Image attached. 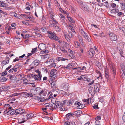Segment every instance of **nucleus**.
Segmentation results:
<instances>
[{
    "label": "nucleus",
    "mask_w": 125,
    "mask_h": 125,
    "mask_svg": "<svg viewBox=\"0 0 125 125\" xmlns=\"http://www.w3.org/2000/svg\"><path fill=\"white\" fill-rule=\"evenodd\" d=\"M77 2L82 7L83 9L86 11L89 10V9L87 6L85 4H83V2L81 0H77Z\"/></svg>",
    "instance_id": "f257e3e1"
},
{
    "label": "nucleus",
    "mask_w": 125,
    "mask_h": 125,
    "mask_svg": "<svg viewBox=\"0 0 125 125\" xmlns=\"http://www.w3.org/2000/svg\"><path fill=\"white\" fill-rule=\"evenodd\" d=\"M109 66L110 69L112 70L113 75L115 77L116 73V70L115 68L114 64L112 63H110Z\"/></svg>",
    "instance_id": "f03ea898"
},
{
    "label": "nucleus",
    "mask_w": 125,
    "mask_h": 125,
    "mask_svg": "<svg viewBox=\"0 0 125 125\" xmlns=\"http://www.w3.org/2000/svg\"><path fill=\"white\" fill-rule=\"evenodd\" d=\"M32 77L34 78L35 80L38 82H41L42 80V75L41 74L35 75H33Z\"/></svg>",
    "instance_id": "7ed1b4c3"
},
{
    "label": "nucleus",
    "mask_w": 125,
    "mask_h": 125,
    "mask_svg": "<svg viewBox=\"0 0 125 125\" xmlns=\"http://www.w3.org/2000/svg\"><path fill=\"white\" fill-rule=\"evenodd\" d=\"M15 115L20 114H24L25 112V110L21 108H19L17 109L16 110Z\"/></svg>",
    "instance_id": "20e7f679"
},
{
    "label": "nucleus",
    "mask_w": 125,
    "mask_h": 125,
    "mask_svg": "<svg viewBox=\"0 0 125 125\" xmlns=\"http://www.w3.org/2000/svg\"><path fill=\"white\" fill-rule=\"evenodd\" d=\"M46 62L47 63L48 62L50 63V64L48 66V67L50 68L55 67L56 65V64L54 62L52 59L50 60L49 61H47Z\"/></svg>",
    "instance_id": "39448f33"
},
{
    "label": "nucleus",
    "mask_w": 125,
    "mask_h": 125,
    "mask_svg": "<svg viewBox=\"0 0 125 125\" xmlns=\"http://www.w3.org/2000/svg\"><path fill=\"white\" fill-rule=\"evenodd\" d=\"M109 36L110 39L112 41H115L117 39L116 35L114 33H110Z\"/></svg>",
    "instance_id": "423d86ee"
},
{
    "label": "nucleus",
    "mask_w": 125,
    "mask_h": 125,
    "mask_svg": "<svg viewBox=\"0 0 125 125\" xmlns=\"http://www.w3.org/2000/svg\"><path fill=\"white\" fill-rule=\"evenodd\" d=\"M54 104L55 105L54 106V108H60L62 105V103L59 101H56Z\"/></svg>",
    "instance_id": "0eeeda50"
},
{
    "label": "nucleus",
    "mask_w": 125,
    "mask_h": 125,
    "mask_svg": "<svg viewBox=\"0 0 125 125\" xmlns=\"http://www.w3.org/2000/svg\"><path fill=\"white\" fill-rule=\"evenodd\" d=\"M100 87V85L98 84H96L94 85V90L93 91L94 94H95L97 92H99V87Z\"/></svg>",
    "instance_id": "6e6552de"
},
{
    "label": "nucleus",
    "mask_w": 125,
    "mask_h": 125,
    "mask_svg": "<svg viewBox=\"0 0 125 125\" xmlns=\"http://www.w3.org/2000/svg\"><path fill=\"white\" fill-rule=\"evenodd\" d=\"M41 90V89L39 87L35 88V89L34 90L33 92H32L33 94L36 95L40 93V92Z\"/></svg>",
    "instance_id": "1a4fd4ad"
},
{
    "label": "nucleus",
    "mask_w": 125,
    "mask_h": 125,
    "mask_svg": "<svg viewBox=\"0 0 125 125\" xmlns=\"http://www.w3.org/2000/svg\"><path fill=\"white\" fill-rule=\"evenodd\" d=\"M88 53L90 55V57H92L95 54V51L94 49L91 48L89 51Z\"/></svg>",
    "instance_id": "9d476101"
},
{
    "label": "nucleus",
    "mask_w": 125,
    "mask_h": 125,
    "mask_svg": "<svg viewBox=\"0 0 125 125\" xmlns=\"http://www.w3.org/2000/svg\"><path fill=\"white\" fill-rule=\"evenodd\" d=\"M38 48L41 50L44 51L46 47L45 44L43 43H41L39 45Z\"/></svg>",
    "instance_id": "9b49d317"
},
{
    "label": "nucleus",
    "mask_w": 125,
    "mask_h": 125,
    "mask_svg": "<svg viewBox=\"0 0 125 125\" xmlns=\"http://www.w3.org/2000/svg\"><path fill=\"white\" fill-rule=\"evenodd\" d=\"M16 110L14 109L10 110L7 113V114L8 115H11L16 114Z\"/></svg>",
    "instance_id": "f8f14e48"
},
{
    "label": "nucleus",
    "mask_w": 125,
    "mask_h": 125,
    "mask_svg": "<svg viewBox=\"0 0 125 125\" xmlns=\"http://www.w3.org/2000/svg\"><path fill=\"white\" fill-rule=\"evenodd\" d=\"M40 63V61L37 60H35L32 63V65H34L35 67L38 65Z\"/></svg>",
    "instance_id": "ddd939ff"
},
{
    "label": "nucleus",
    "mask_w": 125,
    "mask_h": 125,
    "mask_svg": "<svg viewBox=\"0 0 125 125\" xmlns=\"http://www.w3.org/2000/svg\"><path fill=\"white\" fill-rule=\"evenodd\" d=\"M56 70H52L50 72L49 76L51 77H53L55 76V72Z\"/></svg>",
    "instance_id": "4468645a"
},
{
    "label": "nucleus",
    "mask_w": 125,
    "mask_h": 125,
    "mask_svg": "<svg viewBox=\"0 0 125 125\" xmlns=\"http://www.w3.org/2000/svg\"><path fill=\"white\" fill-rule=\"evenodd\" d=\"M9 61V60H5L3 61L1 63V65L3 66L6 64H8Z\"/></svg>",
    "instance_id": "2eb2a0df"
},
{
    "label": "nucleus",
    "mask_w": 125,
    "mask_h": 125,
    "mask_svg": "<svg viewBox=\"0 0 125 125\" xmlns=\"http://www.w3.org/2000/svg\"><path fill=\"white\" fill-rule=\"evenodd\" d=\"M95 119L96 120V121H95V125H99V124H97V123L99 122L98 120L101 119V117L99 116H97L95 118Z\"/></svg>",
    "instance_id": "dca6fc26"
},
{
    "label": "nucleus",
    "mask_w": 125,
    "mask_h": 125,
    "mask_svg": "<svg viewBox=\"0 0 125 125\" xmlns=\"http://www.w3.org/2000/svg\"><path fill=\"white\" fill-rule=\"evenodd\" d=\"M56 60L57 61H65L67 59L63 58L62 57H58L57 58Z\"/></svg>",
    "instance_id": "f3484780"
},
{
    "label": "nucleus",
    "mask_w": 125,
    "mask_h": 125,
    "mask_svg": "<svg viewBox=\"0 0 125 125\" xmlns=\"http://www.w3.org/2000/svg\"><path fill=\"white\" fill-rule=\"evenodd\" d=\"M105 75L106 78L108 79L109 78V74L107 69L105 71Z\"/></svg>",
    "instance_id": "a211bd4d"
},
{
    "label": "nucleus",
    "mask_w": 125,
    "mask_h": 125,
    "mask_svg": "<svg viewBox=\"0 0 125 125\" xmlns=\"http://www.w3.org/2000/svg\"><path fill=\"white\" fill-rule=\"evenodd\" d=\"M88 90L90 93L93 94H94V92H93L94 89L93 88V87H90L89 88Z\"/></svg>",
    "instance_id": "6ab92c4d"
},
{
    "label": "nucleus",
    "mask_w": 125,
    "mask_h": 125,
    "mask_svg": "<svg viewBox=\"0 0 125 125\" xmlns=\"http://www.w3.org/2000/svg\"><path fill=\"white\" fill-rule=\"evenodd\" d=\"M26 116L27 118L26 120H27V119L33 117L34 116V115L33 114H29L27 115H26Z\"/></svg>",
    "instance_id": "aec40b11"
},
{
    "label": "nucleus",
    "mask_w": 125,
    "mask_h": 125,
    "mask_svg": "<svg viewBox=\"0 0 125 125\" xmlns=\"http://www.w3.org/2000/svg\"><path fill=\"white\" fill-rule=\"evenodd\" d=\"M55 35V33L54 34H53V36L51 38V39H54L56 41H58L59 40V38L58 37H57Z\"/></svg>",
    "instance_id": "412c9836"
},
{
    "label": "nucleus",
    "mask_w": 125,
    "mask_h": 125,
    "mask_svg": "<svg viewBox=\"0 0 125 125\" xmlns=\"http://www.w3.org/2000/svg\"><path fill=\"white\" fill-rule=\"evenodd\" d=\"M0 2L1 3H0V4L1 7H5L6 6V4L4 1H1V2Z\"/></svg>",
    "instance_id": "4be33fe9"
},
{
    "label": "nucleus",
    "mask_w": 125,
    "mask_h": 125,
    "mask_svg": "<svg viewBox=\"0 0 125 125\" xmlns=\"http://www.w3.org/2000/svg\"><path fill=\"white\" fill-rule=\"evenodd\" d=\"M74 115V114H73L71 113L67 114L66 115L67 119H69L71 116H73Z\"/></svg>",
    "instance_id": "5701e85b"
},
{
    "label": "nucleus",
    "mask_w": 125,
    "mask_h": 125,
    "mask_svg": "<svg viewBox=\"0 0 125 125\" xmlns=\"http://www.w3.org/2000/svg\"><path fill=\"white\" fill-rule=\"evenodd\" d=\"M70 31L73 32V33H75V31L73 30V27L72 26H69V28L68 30V31Z\"/></svg>",
    "instance_id": "b1692460"
},
{
    "label": "nucleus",
    "mask_w": 125,
    "mask_h": 125,
    "mask_svg": "<svg viewBox=\"0 0 125 125\" xmlns=\"http://www.w3.org/2000/svg\"><path fill=\"white\" fill-rule=\"evenodd\" d=\"M85 106V105L84 104H81L79 105L78 106L77 108L78 109H81L83 108Z\"/></svg>",
    "instance_id": "393cba45"
},
{
    "label": "nucleus",
    "mask_w": 125,
    "mask_h": 125,
    "mask_svg": "<svg viewBox=\"0 0 125 125\" xmlns=\"http://www.w3.org/2000/svg\"><path fill=\"white\" fill-rule=\"evenodd\" d=\"M68 33L67 34V36L69 38H72L73 37V32L70 31H69Z\"/></svg>",
    "instance_id": "a878e982"
},
{
    "label": "nucleus",
    "mask_w": 125,
    "mask_h": 125,
    "mask_svg": "<svg viewBox=\"0 0 125 125\" xmlns=\"http://www.w3.org/2000/svg\"><path fill=\"white\" fill-rule=\"evenodd\" d=\"M48 34H51V35H50L49 37L50 38H51L53 36V34H54L55 33L53 32H52L51 31H49L48 32Z\"/></svg>",
    "instance_id": "bb28decb"
},
{
    "label": "nucleus",
    "mask_w": 125,
    "mask_h": 125,
    "mask_svg": "<svg viewBox=\"0 0 125 125\" xmlns=\"http://www.w3.org/2000/svg\"><path fill=\"white\" fill-rule=\"evenodd\" d=\"M111 12L113 13H116L119 11V10L117 9H113L111 11Z\"/></svg>",
    "instance_id": "cd10ccee"
},
{
    "label": "nucleus",
    "mask_w": 125,
    "mask_h": 125,
    "mask_svg": "<svg viewBox=\"0 0 125 125\" xmlns=\"http://www.w3.org/2000/svg\"><path fill=\"white\" fill-rule=\"evenodd\" d=\"M121 5V6L122 10H125V3H120Z\"/></svg>",
    "instance_id": "c85d7f7f"
},
{
    "label": "nucleus",
    "mask_w": 125,
    "mask_h": 125,
    "mask_svg": "<svg viewBox=\"0 0 125 125\" xmlns=\"http://www.w3.org/2000/svg\"><path fill=\"white\" fill-rule=\"evenodd\" d=\"M68 19L69 21L71 23H74L75 22L73 20L72 18L71 17H68Z\"/></svg>",
    "instance_id": "c756f323"
},
{
    "label": "nucleus",
    "mask_w": 125,
    "mask_h": 125,
    "mask_svg": "<svg viewBox=\"0 0 125 125\" xmlns=\"http://www.w3.org/2000/svg\"><path fill=\"white\" fill-rule=\"evenodd\" d=\"M3 88L4 90L5 91H6L8 89L10 88V87L8 86H5L4 87L2 88Z\"/></svg>",
    "instance_id": "7c9ffc66"
},
{
    "label": "nucleus",
    "mask_w": 125,
    "mask_h": 125,
    "mask_svg": "<svg viewBox=\"0 0 125 125\" xmlns=\"http://www.w3.org/2000/svg\"><path fill=\"white\" fill-rule=\"evenodd\" d=\"M82 79H83V80L86 81V80H87V78H88V77L86 75H82Z\"/></svg>",
    "instance_id": "2f4dec72"
},
{
    "label": "nucleus",
    "mask_w": 125,
    "mask_h": 125,
    "mask_svg": "<svg viewBox=\"0 0 125 125\" xmlns=\"http://www.w3.org/2000/svg\"><path fill=\"white\" fill-rule=\"evenodd\" d=\"M64 34L66 40L67 41H69L70 40L69 38H69V37L67 36V34L65 32H64Z\"/></svg>",
    "instance_id": "473e14b6"
},
{
    "label": "nucleus",
    "mask_w": 125,
    "mask_h": 125,
    "mask_svg": "<svg viewBox=\"0 0 125 125\" xmlns=\"http://www.w3.org/2000/svg\"><path fill=\"white\" fill-rule=\"evenodd\" d=\"M74 43L75 46L76 48H78L80 44L78 42L75 41L74 42Z\"/></svg>",
    "instance_id": "72a5a7b5"
},
{
    "label": "nucleus",
    "mask_w": 125,
    "mask_h": 125,
    "mask_svg": "<svg viewBox=\"0 0 125 125\" xmlns=\"http://www.w3.org/2000/svg\"><path fill=\"white\" fill-rule=\"evenodd\" d=\"M55 29L57 31L59 32H60L61 31L60 28L57 25L55 26Z\"/></svg>",
    "instance_id": "f704fd0d"
},
{
    "label": "nucleus",
    "mask_w": 125,
    "mask_h": 125,
    "mask_svg": "<svg viewBox=\"0 0 125 125\" xmlns=\"http://www.w3.org/2000/svg\"><path fill=\"white\" fill-rule=\"evenodd\" d=\"M60 49L62 52L64 53H67V51L63 47H60Z\"/></svg>",
    "instance_id": "c9c22d12"
},
{
    "label": "nucleus",
    "mask_w": 125,
    "mask_h": 125,
    "mask_svg": "<svg viewBox=\"0 0 125 125\" xmlns=\"http://www.w3.org/2000/svg\"><path fill=\"white\" fill-rule=\"evenodd\" d=\"M84 38L88 42H90L91 41L90 39L88 37V35L86 36H85V37H84Z\"/></svg>",
    "instance_id": "e433bc0d"
},
{
    "label": "nucleus",
    "mask_w": 125,
    "mask_h": 125,
    "mask_svg": "<svg viewBox=\"0 0 125 125\" xmlns=\"http://www.w3.org/2000/svg\"><path fill=\"white\" fill-rule=\"evenodd\" d=\"M28 80L26 78H24L23 81V82H24V84H29V83L27 82Z\"/></svg>",
    "instance_id": "4c0bfd02"
},
{
    "label": "nucleus",
    "mask_w": 125,
    "mask_h": 125,
    "mask_svg": "<svg viewBox=\"0 0 125 125\" xmlns=\"http://www.w3.org/2000/svg\"><path fill=\"white\" fill-rule=\"evenodd\" d=\"M82 113V112H81L80 111H76L74 112V113H75V114L74 115H79L80 114V112Z\"/></svg>",
    "instance_id": "58836bf2"
},
{
    "label": "nucleus",
    "mask_w": 125,
    "mask_h": 125,
    "mask_svg": "<svg viewBox=\"0 0 125 125\" xmlns=\"http://www.w3.org/2000/svg\"><path fill=\"white\" fill-rule=\"evenodd\" d=\"M54 16L53 15H52L51 16V18L52 20H53V21L55 23H56V24H58V22L55 19L53 18V16Z\"/></svg>",
    "instance_id": "ea45409f"
},
{
    "label": "nucleus",
    "mask_w": 125,
    "mask_h": 125,
    "mask_svg": "<svg viewBox=\"0 0 125 125\" xmlns=\"http://www.w3.org/2000/svg\"><path fill=\"white\" fill-rule=\"evenodd\" d=\"M54 2L55 3V4L56 6L59 8V7H60L59 4L58 3V1L56 0H54Z\"/></svg>",
    "instance_id": "a19ab883"
},
{
    "label": "nucleus",
    "mask_w": 125,
    "mask_h": 125,
    "mask_svg": "<svg viewBox=\"0 0 125 125\" xmlns=\"http://www.w3.org/2000/svg\"><path fill=\"white\" fill-rule=\"evenodd\" d=\"M82 35L84 37H85V36L87 35V33L84 31H83V32H81Z\"/></svg>",
    "instance_id": "79ce46f5"
},
{
    "label": "nucleus",
    "mask_w": 125,
    "mask_h": 125,
    "mask_svg": "<svg viewBox=\"0 0 125 125\" xmlns=\"http://www.w3.org/2000/svg\"><path fill=\"white\" fill-rule=\"evenodd\" d=\"M119 53H120L121 56L124 57V56L122 55L123 52V50L122 49H120L119 50Z\"/></svg>",
    "instance_id": "37998d69"
},
{
    "label": "nucleus",
    "mask_w": 125,
    "mask_h": 125,
    "mask_svg": "<svg viewBox=\"0 0 125 125\" xmlns=\"http://www.w3.org/2000/svg\"><path fill=\"white\" fill-rule=\"evenodd\" d=\"M72 65H73L72 64V63L68 64L66 66V67L65 68H66V69H68L70 68H71V66H72Z\"/></svg>",
    "instance_id": "c03bdc74"
},
{
    "label": "nucleus",
    "mask_w": 125,
    "mask_h": 125,
    "mask_svg": "<svg viewBox=\"0 0 125 125\" xmlns=\"http://www.w3.org/2000/svg\"><path fill=\"white\" fill-rule=\"evenodd\" d=\"M55 85V81L52 82L51 84V86L52 87H54L56 86Z\"/></svg>",
    "instance_id": "a18cd8bd"
},
{
    "label": "nucleus",
    "mask_w": 125,
    "mask_h": 125,
    "mask_svg": "<svg viewBox=\"0 0 125 125\" xmlns=\"http://www.w3.org/2000/svg\"><path fill=\"white\" fill-rule=\"evenodd\" d=\"M41 97H40L38 96H34V99L35 100H36L38 101H39L41 99Z\"/></svg>",
    "instance_id": "49530a36"
},
{
    "label": "nucleus",
    "mask_w": 125,
    "mask_h": 125,
    "mask_svg": "<svg viewBox=\"0 0 125 125\" xmlns=\"http://www.w3.org/2000/svg\"><path fill=\"white\" fill-rule=\"evenodd\" d=\"M25 118H23L22 119V121L20 122L19 123L20 124H22L25 122L26 121V120H25Z\"/></svg>",
    "instance_id": "de8ad7c7"
},
{
    "label": "nucleus",
    "mask_w": 125,
    "mask_h": 125,
    "mask_svg": "<svg viewBox=\"0 0 125 125\" xmlns=\"http://www.w3.org/2000/svg\"><path fill=\"white\" fill-rule=\"evenodd\" d=\"M58 24H56V23H51L50 24V25L51 26H52V27H54V26H55H55H56V25H57Z\"/></svg>",
    "instance_id": "09e8293b"
},
{
    "label": "nucleus",
    "mask_w": 125,
    "mask_h": 125,
    "mask_svg": "<svg viewBox=\"0 0 125 125\" xmlns=\"http://www.w3.org/2000/svg\"><path fill=\"white\" fill-rule=\"evenodd\" d=\"M53 97V96H52L50 95L48 97V98L47 99H46V100H51L52 98Z\"/></svg>",
    "instance_id": "8fccbe9b"
},
{
    "label": "nucleus",
    "mask_w": 125,
    "mask_h": 125,
    "mask_svg": "<svg viewBox=\"0 0 125 125\" xmlns=\"http://www.w3.org/2000/svg\"><path fill=\"white\" fill-rule=\"evenodd\" d=\"M0 74L1 76H4L5 75H6L7 73L6 72H2L0 73Z\"/></svg>",
    "instance_id": "3c124183"
},
{
    "label": "nucleus",
    "mask_w": 125,
    "mask_h": 125,
    "mask_svg": "<svg viewBox=\"0 0 125 125\" xmlns=\"http://www.w3.org/2000/svg\"><path fill=\"white\" fill-rule=\"evenodd\" d=\"M7 79V78L5 77H3L1 79V80H2V81L4 82L6 81Z\"/></svg>",
    "instance_id": "603ef678"
},
{
    "label": "nucleus",
    "mask_w": 125,
    "mask_h": 125,
    "mask_svg": "<svg viewBox=\"0 0 125 125\" xmlns=\"http://www.w3.org/2000/svg\"><path fill=\"white\" fill-rule=\"evenodd\" d=\"M42 31L44 32H45L47 31V29L45 28H42Z\"/></svg>",
    "instance_id": "864d4df0"
},
{
    "label": "nucleus",
    "mask_w": 125,
    "mask_h": 125,
    "mask_svg": "<svg viewBox=\"0 0 125 125\" xmlns=\"http://www.w3.org/2000/svg\"><path fill=\"white\" fill-rule=\"evenodd\" d=\"M37 49V48H35L34 49H33L32 51H31V52L32 53H34L36 51V50Z\"/></svg>",
    "instance_id": "5fc2aeb1"
},
{
    "label": "nucleus",
    "mask_w": 125,
    "mask_h": 125,
    "mask_svg": "<svg viewBox=\"0 0 125 125\" xmlns=\"http://www.w3.org/2000/svg\"><path fill=\"white\" fill-rule=\"evenodd\" d=\"M73 99H70L69 102V104H72L73 103Z\"/></svg>",
    "instance_id": "6e6d98bb"
},
{
    "label": "nucleus",
    "mask_w": 125,
    "mask_h": 125,
    "mask_svg": "<svg viewBox=\"0 0 125 125\" xmlns=\"http://www.w3.org/2000/svg\"><path fill=\"white\" fill-rule=\"evenodd\" d=\"M12 69H13V71H14V72H16L17 70V68L15 66L13 67Z\"/></svg>",
    "instance_id": "4d7b16f0"
},
{
    "label": "nucleus",
    "mask_w": 125,
    "mask_h": 125,
    "mask_svg": "<svg viewBox=\"0 0 125 125\" xmlns=\"http://www.w3.org/2000/svg\"><path fill=\"white\" fill-rule=\"evenodd\" d=\"M111 6L113 8H114L116 6V4L114 3H112L111 4Z\"/></svg>",
    "instance_id": "13d9d810"
},
{
    "label": "nucleus",
    "mask_w": 125,
    "mask_h": 125,
    "mask_svg": "<svg viewBox=\"0 0 125 125\" xmlns=\"http://www.w3.org/2000/svg\"><path fill=\"white\" fill-rule=\"evenodd\" d=\"M79 42H80L83 41V39L82 37H81L80 36L79 37Z\"/></svg>",
    "instance_id": "bf43d9fd"
},
{
    "label": "nucleus",
    "mask_w": 125,
    "mask_h": 125,
    "mask_svg": "<svg viewBox=\"0 0 125 125\" xmlns=\"http://www.w3.org/2000/svg\"><path fill=\"white\" fill-rule=\"evenodd\" d=\"M19 60V59L18 58H16L14 60H13V62H15L17 61H18Z\"/></svg>",
    "instance_id": "052dcab7"
},
{
    "label": "nucleus",
    "mask_w": 125,
    "mask_h": 125,
    "mask_svg": "<svg viewBox=\"0 0 125 125\" xmlns=\"http://www.w3.org/2000/svg\"><path fill=\"white\" fill-rule=\"evenodd\" d=\"M115 97H113L112 99L111 100V101L113 103H114L115 102Z\"/></svg>",
    "instance_id": "680f3d73"
},
{
    "label": "nucleus",
    "mask_w": 125,
    "mask_h": 125,
    "mask_svg": "<svg viewBox=\"0 0 125 125\" xmlns=\"http://www.w3.org/2000/svg\"><path fill=\"white\" fill-rule=\"evenodd\" d=\"M12 67V65H10L9 66L8 68H6L5 70V71L6 72V70H8L10 69Z\"/></svg>",
    "instance_id": "e2e57ef3"
},
{
    "label": "nucleus",
    "mask_w": 125,
    "mask_h": 125,
    "mask_svg": "<svg viewBox=\"0 0 125 125\" xmlns=\"http://www.w3.org/2000/svg\"><path fill=\"white\" fill-rule=\"evenodd\" d=\"M93 108L94 109H95L96 108L98 109V105H96L94 106H93Z\"/></svg>",
    "instance_id": "0e129e2a"
},
{
    "label": "nucleus",
    "mask_w": 125,
    "mask_h": 125,
    "mask_svg": "<svg viewBox=\"0 0 125 125\" xmlns=\"http://www.w3.org/2000/svg\"><path fill=\"white\" fill-rule=\"evenodd\" d=\"M7 9L8 10H10L11 9H13V6H9L7 8Z\"/></svg>",
    "instance_id": "69168bd1"
},
{
    "label": "nucleus",
    "mask_w": 125,
    "mask_h": 125,
    "mask_svg": "<svg viewBox=\"0 0 125 125\" xmlns=\"http://www.w3.org/2000/svg\"><path fill=\"white\" fill-rule=\"evenodd\" d=\"M70 122H68V121H66L65 123V125H70Z\"/></svg>",
    "instance_id": "338daca9"
},
{
    "label": "nucleus",
    "mask_w": 125,
    "mask_h": 125,
    "mask_svg": "<svg viewBox=\"0 0 125 125\" xmlns=\"http://www.w3.org/2000/svg\"><path fill=\"white\" fill-rule=\"evenodd\" d=\"M35 72L37 73H38V74H41V72H40L39 70H37L35 71Z\"/></svg>",
    "instance_id": "774afa93"
}]
</instances>
